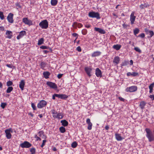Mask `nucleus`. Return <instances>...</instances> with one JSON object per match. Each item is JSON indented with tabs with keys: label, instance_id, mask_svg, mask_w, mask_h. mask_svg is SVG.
I'll list each match as a JSON object with an SVG mask.
<instances>
[{
	"label": "nucleus",
	"instance_id": "obj_14",
	"mask_svg": "<svg viewBox=\"0 0 154 154\" xmlns=\"http://www.w3.org/2000/svg\"><path fill=\"white\" fill-rule=\"evenodd\" d=\"M95 75L97 77H101L102 76V72L101 70L98 68L96 69Z\"/></svg>",
	"mask_w": 154,
	"mask_h": 154
},
{
	"label": "nucleus",
	"instance_id": "obj_37",
	"mask_svg": "<svg viewBox=\"0 0 154 154\" xmlns=\"http://www.w3.org/2000/svg\"><path fill=\"white\" fill-rule=\"evenodd\" d=\"M77 143L76 141L72 143L71 144V147L73 148H75L76 147L77 145Z\"/></svg>",
	"mask_w": 154,
	"mask_h": 154
},
{
	"label": "nucleus",
	"instance_id": "obj_6",
	"mask_svg": "<svg viewBox=\"0 0 154 154\" xmlns=\"http://www.w3.org/2000/svg\"><path fill=\"white\" fill-rule=\"evenodd\" d=\"M5 132L7 138L8 139H11L12 137L11 133L13 132L12 129L11 128H10L6 129L5 131Z\"/></svg>",
	"mask_w": 154,
	"mask_h": 154
},
{
	"label": "nucleus",
	"instance_id": "obj_43",
	"mask_svg": "<svg viewBox=\"0 0 154 154\" xmlns=\"http://www.w3.org/2000/svg\"><path fill=\"white\" fill-rule=\"evenodd\" d=\"M47 140H46V139H45L44 140H43L42 141V143L41 145V147L42 148H43V146H45V143L46 142Z\"/></svg>",
	"mask_w": 154,
	"mask_h": 154
},
{
	"label": "nucleus",
	"instance_id": "obj_48",
	"mask_svg": "<svg viewBox=\"0 0 154 154\" xmlns=\"http://www.w3.org/2000/svg\"><path fill=\"white\" fill-rule=\"evenodd\" d=\"M154 87V82L151 84L149 86V89H153V88Z\"/></svg>",
	"mask_w": 154,
	"mask_h": 154
},
{
	"label": "nucleus",
	"instance_id": "obj_26",
	"mask_svg": "<svg viewBox=\"0 0 154 154\" xmlns=\"http://www.w3.org/2000/svg\"><path fill=\"white\" fill-rule=\"evenodd\" d=\"M145 31L147 34H149L150 35V37L151 38L154 35V33L153 31L152 30H149L147 29L146 30H145Z\"/></svg>",
	"mask_w": 154,
	"mask_h": 154
},
{
	"label": "nucleus",
	"instance_id": "obj_45",
	"mask_svg": "<svg viewBox=\"0 0 154 154\" xmlns=\"http://www.w3.org/2000/svg\"><path fill=\"white\" fill-rule=\"evenodd\" d=\"M34 137L36 139V141H41V140L40 137L39 136H38L36 134L35 135Z\"/></svg>",
	"mask_w": 154,
	"mask_h": 154
},
{
	"label": "nucleus",
	"instance_id": "obj_38",
	"mask_svg": "<svg viewBox=\"0 0 154 154\" xmlns=\"http://www.w3.org/2000/svg\"><path fill=\"white\" fill-rule=\"evenodd\" d=\"M88 32L87 30L85 29H83L82 30V33L84 35H85L87 34Z\"/></svg>",
	"mask_w": 154,
	"mask_h": 154
},
{
	"label": "nucleus",
	"instance_id": "obj_30",
	"mask_svg": "<svg viewBox=\"0 0 154 154\" xmlns=\"http://www.w3.org/2000/svg\"><path fill=\"white\" fill-rule=\"evenodd\" d=\"M57 0H51V3L52 6H55L57 5Z\"/></svg>",
	"mask_w": 154,
	"mask_h": 154
},
{
	"label": "nucleus",
	"instance_id": "obj_55",
	"mask_svg": "<svg viewBox=\"0 0 154 154\" xmlns=\"http://www.w3.org/2000/svg\"><path fill=\"white\" fill-rule=\"evenodd\" d=\"M145 35L144 33H142L140 34L138 36V37H140L142 38H143L145 37Z\"/></svg>",
	"mask_w": 154,
	"mask_h": 154
},
{
	"label": "nucleus",
	"instance_id": "obj_39",
	"mask_svg": "<svg viewBox=\"0 0 154 154\" xmlns=\"http://www.w3.org/2000/svg\"><path fill=\"white\" fill-rule=\"evenodd\" d=\"M7 105V103H2L1 104V107L2 109H4L5 106Z\"/></svg>",
	"mask_w": 154,
	"mask_h": 154
},
{
	"label": "nucleus",
	"instance_id": "obj_7",
	"mask_svg": "<svg viewBox=\"0 0 154 154\" xmlns=\"http://www.w3.org/2000/svg\"><path fill=\"white\" fill-rule=\"evenodd\" d=\"M20 146L23 148H29L31 147L32 146V144L30 143L29 142L25 141L23 143L20 144Z\"/></svg>",
	"mask_w": 154,
	"mask_h": 154
},
{
	"label": "nucleus",
	"instance_id": "obj_15",
	"mask_svg": "<svg viewBox=\"0 0 154 154\" xmlns=\"http://www.w3.org/2000/svg\"><path fill=\"white\" fill-rule=\"evenodd\" d=\"M38 136L41 137L42 139H46L47 138V136L45 135L43 131H39L38 133Z\"/></svg>",
	"mask_w": 154,
	"mask_h": 154
},
{
	"label": "nucleus",
	"instance_id": "obj_33",
	"mask_svg": "<svg viewBox=\"0 0 154 154\" xmlns=\"http://www.w3.org/2000/svg\"><path fill=\"white\" fill-rule=\"evenodd\" d=\"M140 31V30L138 28H136L134 30V34L135 35H136L137 34H138Z\"/></svg>",
	"mask_w": 154,
	"mask_h": 154
},
{
	"label": "nucleus",
	"instance_id": "obj_41",
	"mask_svg": "<svg viewBox=\"0 0 154 154\" xmlns=\"http://www.w3.org/2000/svg\"><path fill=\"white\" fill-rule=\"evenodd\" d=\"M30 152L31 154H34L35 152V148H32L30 149Z\"/></svg>",
	"mask_w": 154,
	"mask_h": 154
},
{
	"label": "nucleus",
	"instance_id": "obj_2",
	"mask_svg": "<svg viewBox=\"0 0 154 154\" xmlns=\"http://www.w3.org/2000/svg\"><path fill=\"white\" fill-rule=\"evenodd\" d=\"M51 111L52 114V116L54 119H60L63 117V116L62 112H58L54 109H51Z\"/></svg>",
	"mask_w": 154,
	"mask_h": 154
},
{
	"label": "nucleus",
	"instance_id": "obj_59",
	"mask_svg": "<svg viewBox=\"0 0 154 154\" xmlns=\"http://www.w3.org/2000/svg\"><path fill=\"white\" fill-rule=\"evenodd\" d=\"M83 25L81 23H78V27L79 28L82 27Z\"/></svg>",
	"mask_w": 154,
	"mask_h": 154
},
{
	"label": "nucleus",
	"instance_id": "obj_13",
	"mask_svg": "<svg viewBox=\"0 0 154 154\" xmlns=\"http://www.w3.org/2000/svg\"><path fill=\"white\" fill-rule=\"evenodd\" d=\"M85 70L86 72L87 75L89 76L90 77L91 76V73L92 70V69L91 68L88 67H85Z\"/></svg>",
	"mask_w": 154,
	"mask_h": 154
},
{
	"label": "nucleus",
	"instance_id": "obj_57",
	"mask_svg": "<svg viewBox=\"0 0 154 154\" xmlns=\"http://www.w3.org/2000/svg\"><path fill=\"white\" fill-rule=\"evenodd\" d=\"M76 49L79 52H81L82 51L81 48L80 46L77 47Z\"/></svg>",
	"mask_w": 154,
	"mask_h": 154
},
{
	"label": "nucleus",
	"instance_id": "obj_62",
	"mask_svg": "<svg viewBox=\"0 0 154 154\" xmlns=\"http://www.w3.org/2000/svg\"><path fill=\"white\" fill-rule=\"evenodd\" d=\"M55 96H56V97H57L58 98L60 99V94H55Z\"/></svg>",
	"mask_w": 154,
	"mask_h": 154
},
{
	"label": "nucleus",
	"instance_id": "obj_21",
	"mask_svg": "<svg viewBox=\"0 0 154 154\" xmlns=\"http://www.w3.org/2000/svg\"><path fill=\"white\" fill-rule=\"evenodd\" d=\"M101 54V52L100 51H94L92 54L91 56L92 57H96L100 55Z\"/></svg>",
	"mask_w": 154,
	"mask_h": 154
},
{
	"label": "nucleus",
	"instance_id": "obj_9",
	"mask_svg": "<svg viewBox=\"0 0 154 154\" xmlns=\"http://www.w3.org/2000/svg\"><path fill=\"white\" fill-rule=\"evenodd\" d=\"M46 84L50 88L52 89H56L57 88V87L56 84L55 83L52 82H46Z\"/></svg>",
	"mask_w": 154,
	"mask_h": 154
},
{
	"label": "nucleus",
	"instance_id": "obj_42",
	"mask_svg": "<svg viewBox=\"0 0 154 154\" xmlns=\"http://www.w3.org/2000/svg\"><path fill=\"white\" fill-rule=\"evenodd\" d=\"M13 83L12 81H9L7 82V85L8 86L10 87V86L12 85Z\"/></svg>",
	"mask_w": 154,
	"mask_h": 154
},
{
	"label": "nucleus",
	"instance_id": "obj_35",
	"mask_svg": "<svg viewBox=\"0 0 154 154\" xmlns=\"http://www.w3.org/2000/svg\"><path fill=\"white\" fill-rule=\"evenodd\" d=\"M59 130L60 132L61 133H64L66 132L65 128L61 126L59 128Z\"/></svg>",
	"mask_w": 154,
	"mask_h": 154
},
{
	"label": "nucleus",
	"instance_id": "obj_5",
	"mask_svg": "<svg viewBox=\"0 0 154 154\" xmlns=\"http://www.w3.org/2000/svg\"><path fill=\"white\" fill-rule=\"evenodd\" d=\"M137 88L136 86L134 85L126 88L125 91L127 92H132L136 91L137 90Z\"/></svg>",
	"mask_w": 154,
	"mask_h": 154
},
{
	"label": "nucleus",
	"instance_id": "obj_25",
	"mask_svg": "<svg viewBox=\"0 0 154 154\" xmlns=\"http://www.w3.org/2000/svg\"><path fill=\"white\" fill-rule=\"evenodd\" d=\"M47 63L43 61H42L40 64V68L44 70V68L46 67Z\"/></svg>",
	"mask_w": 154,
	"mask_h": 154
},
{
	"label": "nucleus",
	"instance_id": "obj_52",
	"mask_svg": "<svg viewBox=\"0 0 154 154\" xmlns=\"http://www.w3.org/2000/svg\"><path fill=\"white\" fill-rule=\"evenodd\" d=\"M72 35L74 37H76L75 40H76L78 38V35L76 33H73Z\"/></svg>",
	"mask_w": 154,
	"mask_h": 154
},
{
	"label": "nucleus",
	"instance_id": "obj_18",
	"mask_svg": "<svg viewBox=\"0 0 154 154\" xmlns=\"http://www.w3.org/2000/svg\"><path fill=\"white\" fill-rule=\"evenodd\" d=\"M6 38L11 39L13 36L12 32L11 31L7 30L6 32Z\"/></svg>",
	"mask_w": 154,
	"mask_h": 154
},
{
	"label": "nucleus",
	"instance_id": "obj_40",
	"mask_svg": "<svg viewBox=\"0 0 154 154\" xmlns=\"http://www.w3.org/2000/svg\"><path fill=\"white\" fill-rule=\"evenodd\" d=\"M0 18L1 20H3L4 19V16L3 12L0 11Z\"/></svg>",
	"mask_w": 154,
	"mask_h": 154
},
{
	"label": "nucleus",
	"instance_id": "obj_63",
	"mask_svg": "<svg viewBox=\"0 0 154 154\" xmlns=\"http://www.w3.org/2000/svg\"><path fill=\"white\" fill-rule=\"evenodd\" d=\"M149 97L152 100H154V95H150L149 96Z\"/></svg>",
	"mask_w": 154,
	"mask_h": 154
},
{
	"label": "nucleus",
	"instance_id": "obj_54",
	"mask_svg": "<svg viewBox=\"0 0 154 154\" xmlns=\"http://www.w3.org/2000/svg\"><path fill=\"white\" fill-rule=\"evenodd\" d=\"M128 63L127 61H125L124 62L122 63V64H121V66H126L127 65Z\"/></svg>",
	"mask_w": 154,
	"mask_h": 154
},
{
	"label": "nucleus",
	"instance_id": "obj_64",
	"mask_svg": "<svg viewBox=\"0 0 154 154\" xmlns=\"http://www.w3.org/2000/svg\"><path fill=\"white\" fill-rule=\"evenodd\" d=\"M118 98H119V99L121 101H124L125 99L124 98H122V97H119Z\"/></svg>",
	"mask_w": 154,
	"mask_h": 154
},
{
	"label": "nucleus",
	"instance_id": "obj_53",
	"mask_svg": "<svg viewBox=\"0 0 154 154\" xmlns=\"http://www.w3.org/2000/svg\"><path fill=\"white\" fill-rule=\"evenodd\" d=\"M6 66L10 68H12L13 67H14V66L12 65V64H7L6 65Z\"/></svg>",
	"mask_w": 154,
	"mask_h": 154
},
{
	"label": "nucleus",
	"instance_id": "obj_4",
	"mask_svg": "<svg viewBox=\"0 0 154 154\" xmlns=\"http://www.w3.org/2000/svg\"><path fill=\"white\" fill-rule=\"evenodd\" d=\"M39 26L43 29H46L48 26V23L47 20L42 21L39 24Z\"/></svg>",
	"mask_w": 154,
	"mask_h": 154
},
{
	"label": "nucleus",
	"instance_id": "obj_31",
	"mask_svg": "<svg viewBox=\"0 0 154 154\" xmlns=\"http://www.w3.org/2000/svg\"><path fill=\"white\" fill-rule=\"evenodd\" d=\"M68 97V96L66 94H60V99L64 100H66Z\"/></svg>",
	"mask_w": 154,
	"mask_h": 154
},
{
	"label": "nucleus",
	"instance_id": "obj_11",
	"mask_svg": "<svg viewBox=\"0 0 154 154\" xmlns=\"http://www.w3.org/2000/svg\"><path fill=\"white\" fill-rule=\"evenodd\" d=\"M14 14L12 13H10L7 17V19L8 22L11 23L14 22L13 19Z\"/></svg>",
	"mask_w": 154,
	"mask_h": 154
},
{
	"label": "nucleus",
	"instance_id": "obj_58",
	"mask_svg": "<svg viewBox=\"0 0 154 154\" xmlns=\"http://www.w3.org/2000/svg\"><path fill=\"white\" fill-rule=\"evenodd\" d=\"M63 75V74H58L57 75V77L59 79H60L61 77Z\"/></svg>",
	"mask_w": 154,
	"mask_h": 154
},
{
	"label": "nucleus",
	"instance_id": "obj_44",
	"mask_svg": "<svg viewBox=\"0 0 154 154\" xmlns=\"http://www.w3.org/2000/svg\"><path fill=\"white\" fill-rule=\"evenodd\" d=\"M134 49L135 51L140 53L141 52V50L138 47H135L134 48Z\"/></svg>",
	"mask_w": 154,
	"mask_h": 154
},
{
	"label": "nucleus",
	"instance_id": "obj_36",
	"mask_svg": "<svg viewBox=\"0 0 154 154\" xmlns=\"http://www.w3.org/2000/svg\"><path fill=\"white\" fill-rule=\"evenodd\" d=\"M13 88L12 87H9L6 90V92L7 93H10L13 90Z\"/></svg>",
	"mask_w": 154,
	"mask_h": 154
},
{
	"label": "nucleus",
	"instance_id": "obj_10",
	"mask_svg": "<svg viewBox=\"0 0 154 154\" xmlns=\"http://www.w3.org/2000/svg\"><path fill=\"white\" fill-rule=\"evenodd\" d=\"M22 21L25 24L29 25V26L32 24V21L31 20H29L27 17L23 18V19Z\"/></svg>",
	"mask_w": 154,
	"mask_h": 154
},
{
	"label": "nucleus",
	"instance_id": "obj_3",
	"mask_svg": "<svg viewBox=\"0 0 154 154\" xmlns=\"http://www.w3.org/2000/svg\"><path fill=\"white\" fill-rule=\"evenodd\" d=\"M89 16L91 18H95L97 19H100V14L98 12H96L94 11H92L89 12Z\"/></svg>",
	"mask_w": 154,
	"mask_h": 154
},
{
	"label": "nucleus",
	"instance_id": "obj_17",
	"mask_svg": "<svg viewBox=\"0 0 154 154\" xmlns=\"http://www.w3.org/2000/svg\"><path fill=\"white\" fill-rule=\"evenodd\" d=\"M94 29L95 31L98 32L100 34H104L106 33L105 31L101 28L95 27Z\"/></svg>",
	"mask_w": 154,
	"mask_h": 154
},
{
	"label": "nucleus",
	"instance_id": "obj_46",
	"mask_svg": "<svg viewBox=\"0 0 154 154\" xmlns=\"http://www.w3.org/2000/svg\"><path fill=\"white\" fill-rule=\"evenodd\" d=\"M78 23L76 22H74L72 25V26L74 28H76L78 26Z\"/></svg>",
	"mask_w": 154,
	"mask_h": 154
},
{
	"label": "nucleus",
	"instance_id": "obj_60",
	"mask_svg": "<svg viewBox=\"0 0 154 154\" xmlns=\"http://www.w3.org/2000/svg\"><path fill=\"white\" fill-rule=\"evenodd\" d=\"M86 122L88 124L91 123L90 119L89 118L87 119L86 120Z\"/></svg>",
	"mask_w": 154,
	"mask_h": 154
},
{
	"label": "nucleus",
	"instance_id": "obj_24",
	"mask_svg": "<svg viewBox=\"0 0 154 154\" xmlns=\"http://www.w3.org/2000/svg\"><path fill=\"white\" fill-rule=\"evenodd\" d=\"M146 104V103L144 101H142L140 102L139 106L141 109H143Z\"/></svg>",
	"mask_w": 154,
	"mask_h": 154
},
{
	"label": "nucleus",
	"instance_id": "obj_50",
	"mask_svg": "<svg viewBox=\"0 0 154 154\" xmlns=\"http://www.w3.org/2000/svg\"><path fill=\"white\" fill-rule=\"evenodd\" d=\"M124 28H127L129 27V26L126 24L124 23L122 25Z\"/></svg>",
	"mask_w": 154,
	"mask_h": 154
},
{
	"label": "nucleus",
	"instance_id": "obj_16",
	"mask_svg": "<svg viewBox=\"0 0 154 154\" xmlns=\"http://www.w3.org/2000/svg\"><path fill=\"white\" fill-rule=\"evenodd\" d=\"M26 34V32L25 31H22L19 32V35L17 37V39L19 40L20 38H22L24 35Z\"/></svg>",
	"mask_w": 154,
	"mask_h": 154
},
{
	"label": "nucleus",
	"instance_id": "obj_61",
	"mask_svg": "<svg viewBox=\"0 0 154 154\" xmlns=\"http://www.w3.org/2000/svg\"><path fill=\"white\" fill-rule=\"evenodd\" d=\"M5 28L4 26H0V31H3L4 30Z\"/></svg>",
	"mask_w": 154,
	"mask_h": 154
},
{
	"label": "nucleus",
	"instance_id": "obj_23",
	"mask_svg": "<svg viewBox=\"0 0 154 154\" xmlns=\"http://www.w3.org/2000/svg\"><path fill=\"white\" fill-rule=\"evenodd\" d=\"M43 74L45 79H48L49 78V76L50 75L51 73L49 72L45 71L43 72Z\"/></svg>",
	"mask_w": 154,
	"mask_h": 154
},
{
	"label": "nucleus",
	"instance_id": "obj_29",
	"mask_svg": "<svg viewBox=\"0 0 154 154\" xmlns=\"http://www.w3.org/2000/svg\"><path fill=\"white\" fill-rule=\"evenodd\" d=\"M121 45L118 44L114 45L113 46V48L114 49H116V50H119L121 48Z\"/></svg>",
	"mask_w": 154,
	"mask_h": 154
},
{
	"label": "nucleus",
	"instance_id": "obj_51",
	"mask_svg": "<svg viewBox=\"0 0 154 154\" xmlns=\"http://www.w3.org/2000/svg\"><path fill=\"white\" fill-rule=\"evenodd\" d=\"M31 106H32V107L33 109L34 110H35L36 109V107L35 104L34 103H32Z\"/></svg>",
	"mask_w": 154,
	"mask_h": 154
},
{
	"label": "nucleus",
	"instance_id": "obj_56",
	"mask_svg": "<svg viewBox=\"0 0 154 154\" xmlns=\"http://www.w3.org/2000/svg\"><path fill=\"white\" fill-rule=\"evenodd\" d=\"M85 26L86 28H89L91 27V25H90L89 24H86L85 25Z\"/></svg>",
	"mask_w": 154,
	"mask_h": 154
},
{
	"label": "nucleus",
	"instance_id": "obj_8",
	"mask_svg": "<svg viewBox=\"0 0 154 154\" xmlns=\"http://www.w3.org/2000/svg\"><path fill=\"white\" fill-rule=\"evenodd\" d=\"M46 102L44 100H41L37 104V107L39 109H41L45 106L47 105Z\"/></svg>",
	"mask_w": 154,
	"mask_h": 154
},
{
	"label": "nucleus",
	"instance_id": "obj_22",
	"mask_svg": "<svg viewBox=\"0 0 154 154\" xmlns=\"http://www.w3.org/2000/svg\"><path fill=\"white\" fill-rule=\"evenodd\" d=\"M119 57L118 56H116L114 57L113 62L114 63L117 65L119 63Z\"/></svg>",
	"mask_w": 154,
	"mask_h": 154
},
{
	"label": "nucleus",
	"instance_id": "obj_47",
	"mask_svg": "<svg viewBox=\"0 0 154 154\" xmlns=\"http://www.w3.org/2000/svg\"><path fill=\"white\" fill-rule=\"evenodd\" d=\"M88 129L89 130H91L92 129V123H91L88 124Z\"/></svg>",
	"mask_w": 154,
	"mask_h": 154
},
{
	"label": "nucleus",
	"instance_id": "obj_34",
	"mask_svg": "<svg viewBox=\"0 0 154 154\" xmlns=\"http://www.w3.org/2000/svg\"><path fill=\"white\" fill-rule=\"evenodd\" d=\"M44 39L43 38H41L38 40V45H40L44 43Z\"/></svg>",
	"mask_w": 154,
	"mask_h": 154
},
{
	"label": "nucleus",
	"instance_id": "obj_1",
	"mask_svg": "<svg viewBox=\"0 0 154 154\" xmlns=\"http://www.w3.org/2000/svg\"><path fill=\"white\" fill-rule=\"evenodd\" d=\"M145 131L146 132V136L149 142H151L154 140V135L152 131L148 128H146Z\"/></svg>",
	"mask_w": 154,
	"mask_h": 154
},
{
	"label": "nucleus",
	"instance_id": "obj_49",
	"mask_svg": "<svg viewBox=\"0 0 154 154\" xmlns=\"http://www.w3.org/2000/svg\"><path fill=\"white\" fill-rule=\"evenodd\" d=\"M139 75V73L137 72H133L132 73V76H136Z\"/></svg>",
	"mask_w": 154,
	"mask_h": 154
},
{
	"label": "nucleus",
	"instance_id": "obj_27",
	"mask_svg": "<svg viewBox=\"0 0 154 154\" xmlns=\"http://www.w3.org/2000/svg\"><path fill=\"white\" fill-rule=\"evenodd\" d=\"M61 123H62V125L64 127L67 126L68 125V122L66 120H61Z\"/></svg>",
	"mask_w": 154,
	"mask_h": 154
},
{
	"label": "nucleus",
	"instance_id": "obj_12",
	"mask_svg": "<svg viewBox=\"0 0 154 154\" xmlns=\"http://www.w3.org/2000/svg\"><path fill=\"white\" fill-rule=\"evenodd\" d=\"M134 14L135 12L133 11L132 12L130 15V20L131 21V24L132 25L134 24L136 18V16H134Z\"/></svg>",
	"mask_w": 154,
	"mask_h": 154
},
{
	"label": "nucleus",
	"instance_id": "obj_20",
	"mask_svg": "<svg viewBox=\"0 0 154 154\" xmlns=\"http://www.w3.org/2000/svg\"><path fill=\"white\" fill-rule=\"evenodd\" d=\"M121 134L118 133H116L115 134V137L116 140L118 141L122 140L123 138L122 137Z\"/></svg>",
	"mask_w": 154,
	"mask_h": 154
},
{
	"label": "nucleus",
	"instance_id": "obj_28",
	"mask_svg": "<svg viewBox=\"0 0 154 154\" xmlns=\"http://www.w3.org/2000/svg\"><path fill=\"white\" fill-rule=\"evenodd\" d=\"M149 6V5L147 3L141 4L140 5V7L141 9H143L144 8H146Z\"/></svg>",
	"mask_w": 154,
	"mask_h": 154
},
{
	"label": "nucleus",
	"instance_id": "obj_32",
	"mask_svg": "<svg viewBox=\"0 0 154 154\" xmlns=\"http://www.w3.org/2000/svg\"><path fill=\"white\" fill-rule=\"evenodd\" d=\"M40 48L41 49H47L49 48L50 51H52V48H50L49 47H47V46H44V45L42 46L41 47H40Z\"/></svg>",
	"mask_w": 154,
	"mask_h": 154
},
{
	"label": "nucleus",
	"instance_id": "obj_19",
	"mask_svg": "<svg viewBox=\"0 0 154 154\" xmlns=\"http://www.w3.org/2000/svg\"><path fill=\"white\" fill-rule=\"evenodd\" d=\"M25 85V82L24 80H22L19 83V87L21 90L23 91L24 89V88Z\"/></svg>",
	"mask_w": 154,
	"mask_h": 154
}]
</instances>
